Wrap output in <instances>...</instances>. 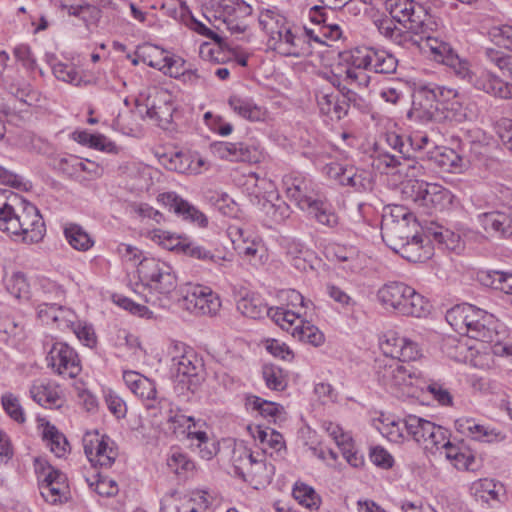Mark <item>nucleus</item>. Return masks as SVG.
Masks as SVG:
<instances>
[{"mask_svg":"<svg viewBox=\"0 0 512 512\" xmlns=\"http://www.w3.org/2000/svg\"><path fill=\"white\" fill-rule=\"evenodd\" d=\"M135 266L133 279L130 278L133 294L150 302L151 291L169 296L178 284L174 268L160 259L145 257L142 251L130 246V267Z\"/></svg>","mask_w":512,"mask_h":512,"instance_id":"f257e3e1","label":"nucleus"},{"mask_svg":"<svg viewBox=\"0 0 512 512\" xmlns=\"http://www.w3.org/2000/svg\"><path fill=\"white\" fill-rule=\"evenodd\" d=\"M258 21L269 36L268 46L278 54L285 57H304L311 53L306 37L275 9L262 10Z\"/></svg>","mask_w":512,"mask_h":512,"instance_id":"f03ea898","label":"nucleus"},{"mask_svg":"<svg viewBox=\"0 0 512 512\" xmlns=\"http://www.w3.org/2000/svg\"><path fill=\"white\" fill-rule=\"evenodd\" d=\"M377 300L387 311L421 318L429 313V301L413 287L401 281H389L377 291Z\"/></svg>","mask_w":512,"mask_h":512,"instance_id":"7ed1b4c3","label":"nucleus"},{"mask_svg":"<svg viewBox=\"0 0 512 512\" xmlns=\"http://www.w3.org/2000/svg\"><path fill=\"white\" fill-rule=\"evenodd\" d=\"M160 409L164 410L167 422L170 424L169 429L177 436L186 435L191 440V446L198 450L201 458L209 460L215 455V445L211 441L206 432L194 430L197 423L191 416H186L181 411L172 407V404L162 399L159 401Z\"/></svg>","mask_w":512,"mask_h":512,"instance_id":"20e7f679","label":"nucleus"},{"mask_svg":"<svg viewBox=\"0 0 512 512\" xmlns=\"http://www.w3.org/2000/svg\"><path fill=\"white\" fill-rule=\"evenodd\" d=\"M386 8L393 20L414 34L424 33L431 19L428 9L415 0H388Z\"/></svg>","mask_w":512,"mask_h":512,"instance_id":"39448f33","label":"nucleus"},{"mask_svg":"<svg viewBox=\"0 0 512 512\" xmlns=\"http://www.w3.org/2000/svg\"><path fill=\"white\" fill-rule=\"evenodd\" d=\"M433 88V83L414 85L411 108L406 113L408 119L420 125L437 121L440 112Z\"/></svg>","mask_w":512,"mask_h":512,"instance_id":"423d86ee","label":"nucleus"},{"mask_svg":"<svg viewBox=\"0 0 512 512\" xmlns=\"http://www.w3.org/2000/svg\"><path fill=\"white\" fill-rule=\"evenodd\" d=\"M405 431L424 450L434 453L439 444L445 443L446 428L416 415H407L403 419Z\"/></svg>","mask_w":512,"mask_h":512,"instance_id":"0eeeda50","label":"nucleus"},{"mask_svg":"<svg viewBox=\"0 0 512 512\" xmlns=\"http://www.w3.org/2000/svg\"><path fill=\"white\" fill-rule=\"evenodd\" d=\"M464 334L469 338L485 342H494L500 323L493 314L466 303Z\"/></svg>","mask_w":512,"mask_h":512,"instance_id":"6e6552de","label":"nucleus"},{"mask_svg":"<svg viewBox=\"0 0 512 512\" xmlns=\"http://www.w3.org/2000/svg\"><path fill=\"white\" fill-rule=\"evenodd\" d=\"M36 471L40 494L46 502L56 505L68 501L70 490L64 473L47 463L40 464Z\"/></svg>","mask_w":512,"mask_h":512,"instance_id":"1a4fd4ad","label":"nucleus"},{"mask_svg":"<svg viewBox=\"0 0 512 512\" xmlns=\"http://www.w3.org/2000/svg\"><path fill=\"white\" fill-rule=\"evenodd\" d=\"M182 306L197 315H214L221 303L211 288L199 284H186L180 289Z\"/></svg>","mask_w":512,"mask_h":512,"instance_id":"9d476101","label":"nucleus"},{"mask_svg":"<svg viewBox=\"0 0 512 512\" xmlns=\"http://www.w3.org/2000/svg\"><path fill=\"white\" fill-rule=\"evenodd\" d=\"M352 64L378 74H393L396 72L398 60L385 49L363 47L352 52Z\"/></svg>","mask_w":512,"mask_h":512,"instance_id":"9b49d317","label":"nucleus"},{"mask_svg":"<svg viewBox=\"0 0 512 512\" xmlns=\"http://www.w3.org/2000/svg\"><path fill=\"white\" fill-rule=\"evenodd\" d=\"M18 225L12 237L21 238L24 243H38L45 235L46 228L38 208L23 199V205L18 212Z\"/></svg>","mask_w":512,"mask_h":512,"instance_id":"f8f14e48","label":"nucleus"},{"mask_svg":"<svg viewBox=\"0 0 512 512\" xmlns=\"http://www.w3.org/2000/svg\"><path fill=\"white\" fill-rule=\"evenodd\" d=\"M171 373L191 391H195L204 380L202 360L192 350L172 358Z\"/></svg>","mask_w":512,"mask_h":512,"instance_id":"ddd939ff","label":"nucleus"},{"mask_svg":"<svg viewBox=\"0 0 512 512\" xmlns=\"http://www.w3.org/2000/svg\"><path fill=\"white\" fill-rule=\"evenodd\" d=\"M283 185L287 197L294 201L301 210L320 198L319 186L309 177L302 174L286 175Z\"/></svg>","mask_w":512,"mask_h":512,"instance_id":"4468645a","label":"nucleus"},{"mask_svg":"<svg viewBox=\"0 0 512 512\" xmlns=\"http://www.w3.org/2000/svg\"><path fill=\"white\" fill-rule=\"evenodd\" d=\"M164 240L167 243L163 242V244L169 249H177L179 252H182L184 255L202 261L204 263L213 264L222 271L226 268L227 259L223 256L214 254L211 250L207 249L203 245L191 241L187 238L174 237L170 235L168 232H162Z\"/></svg>","mask_w":512,"mask_h":512,"instance_id":"2eb2a0df","label":"nucleus"},{"mask_svg":"<svg viewBox=\"0 0 512 512\" xmlns=\"http://www.w3.org/2000/svg\"><path fill=\"white\" fill-rule=\"evenodd\" d=\"M113 445L114 442L108 436L100 435L97 431L86 433L83 437L85 455L94 467H111L117 456Z\"/></svg>","mask_w":512,"mask_h":512,"instance_id":"dca6fc26","label":"nucleus"},{"mask_svg":"<svg viewBox=\"0 0 512 512\" xmlns=\"http://www.w3.org/2000/svg\"><path fill=\"white\" fill-rule=\"evenodd\" d=\"M477 222L492 238L506 239L512 236V208L483 212L477 215Z\"/></svg>","mask_w":512,"mask_h":512,"instance_id":"f3484780","label":"nucleus"},{"mask_svg":"<svg viewBox=\"0 0 512 512\" xmlns=\"http://www.w3.org/2000/svg\"><path fill=\"white\" fill-rule=\"evenodd\" d=\"M157 201L185 221H189L201 228L208 225L206 215L176 192L161 193L157 196Z\"/></svg>","mask_w":512,"mask_h":512,"instance_id":"a211bd4d","label":"nucleus"},{"mask_svg":"<svg viewBox=\"0 0 512 512\" xmlns=\"http://www.w3.org/2000/svg\"><path fill=\"white\" fill-rule=\"evenodd\" d=\"M160 162L166 169L178 173L200 174L203 170L208 169V163L197 152L165 153L160 157Z\"/></svg>","mask_w":512,"mask_h":512,"instance_id":"6ab92c4d","label":"nucleus"},{"mask_svg":"<svg viewBox=\"0 0 512 512\" xmlns=\"http://www.w3.org/2000/svg\"><path fill=\"white\" fill-rule=\"evenodd\" d=\"M476 90L501 99L512 98V83L505 82L486 68H476L469 83Z\"/></svg>","mask_w":512,"mask_h":512,"instance_id":"aec40b11","label":"nucleus"},{"mask_svg":"<svg viewBox=\"0 0 512 512\" xmlns=\"http://www.w3.org/2000/svg\"><path fill=\"white\" fill-rule=\"evenodd\" d=\"M47 359L50 361V365L60 375L75 378L81 372L78 354L66 343H55L52 346Z\"/></svg>","mask_w":512,"mask_h":512,"instance_id":"412c9836","label":"nucleus"},{"mask_svg":"<svg viewBox=\"0 0 512 512\" xmlns=\"http://www.w3.org/2000/svg\"><path fill=\"white\" fill-rule=\"evenodd\" d=\"M421 377V371L410 364L392 359L379 371V378L384 385L390 387L412 386Z\"/></svg>","mask_w":512,"mask_h":512,"instance_id":"4be33fe9","label":"nucleus"},{"mask_svg":"<svg viewBox=\"0 0 512 512\" xmlns=\"http://www.w3.org/2000/svg\"><path fill=\"white\" fill-rule=\"evenodd\" d=\"M381 347L386 355L403 363L415 361L421 357V350L416 342L394 332L385 335Z\"/></svg>","mask_w":512,"mask_h":512,"instance_id":"5701e85b","label":"nucleus"},{"mask_svg":"<svg viewBox=\"0 0 512 512\" xmlns=\"http://www.w3.org/2000/svg\"><path fill=\"white\" fill-rule=\"evenodd\" d=\"M387 218L385 221H381V235L383 241L391 249L401 245L405 241H408L417 234L418 223L416 219L408 221L394 222Z\"/></svg>","mask_w":512,"mask_h":512,"instance_id":"b1692460","label":"nucleus"},{"mask_svg":"<svg viewBox=\"0 0 512 512\" xmlns=\"http://www.w3.org/2000/svg\"><path fill=\"white\" fill-rule=\"evenodd\" d=\"M212 147L219 157L230 161L256 163L259 161L261 156L257 147L242 141H217L212 144Z\"/></svg>","mask_w":512,"mask_h":512,"instance_id":"393cba45","label":"nucleus"},{"mask_svg":"<svg viewBox=\"0 0 512 512\" xmlns=\"http://www.w3.org/2000/svg\"><path fill=\"white\" fill-rule=\"evenodd\" d=\"M212 502L207 491L195 490L161 507V512H205Z\"/></svg>","mask_w":512,"mask_h":512,"instance_id":"a878e982","label":"nucleus"},{"mask_svg":"<svg viewBox=\"0 0 512 512\" xmlns=\"http://www.w3.org/2000/svg\"><path fill=\"white\" fill-rule=\"evenodd\" d=\"M392 250L412 263L425 262L432 255L431 247L428 244L424 245L423 238L419 235L413 236L412 239L405 241Z\"/></svg>","mask_w":512,"mask_h":512,"instance_id":"bb28decb","label":"nucleus"},{"mask_svg":"<svg viewBox=\"0 0 512 512\" xmlns=\"http://www.w3.org/2000/svg\"><path fill=\"white\" fill-rule=\"evenodd\" d=\"M436 183H427L422 180H410L406 183L403 192L420 207L431 209L432 193L435 191Z\"/></svg>","mask_w":512,"mask_h":512,"instance_id":"cd10ccee","label":"nucleus"},{"mask_svg":"<svg viewBox=\"0 0 512 512\" xmlns=\"http://www.w3.org/2000/svg\"><path fill=\"white\" fill-rule=\"evenodd\" d=\"M435 164L448 173H462L466 169V163L461 155L451 148H440L430 157Z\"/></svg>","mask_w":512,"mask_h":512,"instance_id":"c85d7f7f","label":"nucleus"},{"mask_svg":"<svg viewBox=\"0 0 512 512\" xmlns=\"http://www.w3.org/2000/svg\"><path fill=\"white\" fill-rule=\"evenodd\" d=\"M304 211L315 219L319 224L330 229L336 228L339 224V217L333 207L321 197L310 204Z\"/></svg>","mask_w":512,"mask_h":512,"instance_id":"c756f323","label":"nucleus"},{"mask_svg":"<svg viewBox=\"0 0 512 512\" xmlns=\"http://www.w3.org/2000/svg\"><path fill=\"white\" fill-rule=\"evenodd\" d=\"M477 279L483 286L512 296V273L496 270L480 271Z\"/></svg>","mask_w":512,"mask_h":512,"instance_id":"7c9ffc66","label":"nucleus"},{"mask_svg":"<svg viewBox=\"0 0 512 512\" xmlns=\"http://www.w3.org/2000/svg\"><path fill=\"white\" fill-rule=\"evenodd\" d=\"M228 103L234 112L245 119L250 121H261L265 119L266 110L256 105L249 98L233 95L229 98Z\"/></svg>","mask_w":512,"mask_h":512,"instance_id":"2f4dec72","label":"nucleus"},{"mask_svg":"<svg viewBox=\"0 0 512 512\" xmlns=\"http://www.w3.org/2000/svg\"><path fill=\"white\" fill-rule=\"evenodd\" d=\"M261 202V209L264 212L268 221L272 224H280L290 217V206L275 195V201L267 199L263 196Z\"/></svg>","mask_w":512,"mask_h":512,"instance_id":"473e14b6","label":"nucleus"},{"mask_svg":"<svg viewBox=\"0 0 512 512\" xmlns=\"http://www.w3.org/2000/svg\"><path fill=\"white\" fill-rule=\"evenodd\" d=\"M153 173L156 171L152 167L142 163H133V166L130 167V178L133 180L130 191L149 192L154 184Z\"/></svg>","mask_w":512,"mask_h":512,"instance_id":"72a5a7b5","label":"nucleus"},{"mask_svg":"<svg viewBox=\"0 0 512 512\" xmlns=\"http://www.w3.org/2000/svg\"><path fill=\"white\" fill-rule=\"evenodd\" d=\"M168 468L176 475L187 478L195 469L194 462L179 447H172L167 457Z\"/></svg>","mask_w":512,"mask_h":512,"instance_id":"f704fd0d","label":"nucleus"},{"mask_svg":"<svg viewBox=\"0 0 512 512\" xmlns=\"http://www.w3.org/2000/svg\"><path fill=\"white\" fill-rule=\"evenodd\" d=\"M245 405L248 409L258 411L262 417L273 422H276V419L283 412V407L280 404L265 400L256 395L246 396Z\"/></svg>","mask_w":512,"mask_h":512,"instance_id":"c9c22d12","label":"nucleus"},{"mask_svg":"<svg viewBox=\"0 0 512 512\" xmlns=\"http://www.w3.org/2000/svg\"><path fill=\"white\" fill-rule=\"evenodd\" d=\"M60 8L69 15L79 17L88 26L96 23L101 17V10L91 4L75 3L69 4L66 1L61 2Z\"/></svg>","mask_w":512,"mask_h":512,"instance_id":"e433bc0d","label":"nucleus"},{"mask_svg":"<svg viewBox=\"0 0 512 512\" xmlns=\"http://www.w3.org/2000/svg\"><path fill=\"white\" fill-rule=\"evenodd\" d=\"M248 429L252 437L256 441H259V443L263 446L262 449L264 452H267V448H271L274 451L279 452L282 448L285 447V442L282 434L275 430L268 432L261 426H249Z\"/></svg>","mask_w":512,"mask_h":512,"instance_id":"4c0bfd02","label":"nucleus"},{"mask_svg":"<svg viewBox=\"0 0 512 512\" xmlns=\"http://www.w3.org/2000/svg\"><path fill=\"white\" fill-rule=\"evenodd\" d=\"M130 391L141 400H153L156 387L146 376L130 370Z\"/></svg>","mask_w":512,"mask_h":512,"instance_id":"58836bf2","label":"nucleus"},{"mask_svg":"<svg viewBox=\"0 0 512 512\" xmlns=\"http://www.w3.org/2000/svg\"><path fill=\"white\" fill-rule=\"evenodd\" d=\"M292 336L299 341L318 347L324 343V334L308 321H300V324L293 328Z\"/></svg>","mask_w":512,"mask_h":512,"instance_id":"ea45409f","label":"nucleus"},{"mask_svg":"<svg viewBox=\"0 0 512 512\" xmlns=\"http://www.w3.org/2000/svg\"><path fill=\"white\" fill-rule=\"evenodd\" d=\"M72 138L79 144L101 150V151H112L114 145L107 140V138L101 134H92L87 130H74Z\"/></svg>","mask_w":512,"mask_h":512,"instance_id":"a19ab883","label":"nucleus"},{"mask_svg":"<svg viewBox=\"0 0 512 512\" xmlns=\"http://www.w3.org/2000/svg\"><path fill=\"white\" fill-rule=\"evenodd\" d=\"M292 494L299 504L311 511L317 510L320 507L321 497L311 486L305 483H295Z\"/></svg>","mask_w":512,"mask_h":512,"instance_id":"79ce46f5","label":"nucleus"},{"mask_svg":"<svg viewBox=\"0 0 512 512\" xmlns=\"http://www.w3.org/2000/svg\"><path fill=\"white\" fill-rule=\"evenodd\" d=\"M159 108L156 107L155 97L140 94L135 99V109L132 113L140 118H149L155 120L157 125H161L162 118L159 115Z\"/></svg>","mask_w":512,"mask_h":512,"instance_id":"37998d69","label":"nucleus"},{"mask_svg":"<svg viewBox=\"0 0 512 512\" xmlns=\"http://www.w3.org/2000/svg\"><path fill=\"white\" fill-rule=\"evenodd\" d=\"M130 208H132L136 220L147 224L152 229L164 221L163 214L147 203H134L130 205Z\"/></svg>","mask_w":512,"mask_h":512,"instance_id":"c03bdc74","label":"nucleus"},{"mask_svg":"<svg viewBox=\"0 0 512 512\" xmlns=\"http://www.w3.org/2000/svg\"><path fill=\"white\" fill-rule=\"evenodd\" d=\"M30 394L35 402L44 407L57 405L59 400L57 391L44 382H35L30 388Z\"/></svg>","mask_w":512,"mask_h":512,"instance_id":"a18cd8bd","label":"nucleus"},{"mask_svg":"<svg viewBox=\"0 0 512 512\" xmlns=\"http://www.w3.org/2000/svg\"><path fill=\"white\" fill-rule=\"evenodd\" d=\"M43 438L47 440L50 450L57 456L63 457L69 449V443L61 432L53 425L47 424L43 431Z\"/></svg>","mask_w":512,"mask_h":512,"instance_id":"49530a36","label":"nucleus"},{"mask_svg":"<svg viewBox=\"0 0 512 512\" xmlns=\"http://www.w3.org/2000/svg\"><path fill=\"white\" fill-rule=\"evenodd\" d=\"M503 490V485L496 483L493 479H479L472 483L471 491L475 497L488 501L497 500L499 493Z\"/></svg>","mask_w":512,"mask_h":512,"instance_id":"de8ad7c7","label":"nucleus"},{"mask_svg":"<svg viewBox=\"0 0 512 512\" xmlns=\"http://www.w3.org/2000/svg\"><path fill=\"white\" fill-rule=\"evenodd\" d=\"M64 234L68 243L76 250L86 251L94 244L89 234L79 225L72 224L66 227Z\"/></svg>","mask_w":512,"mask_h":512,"instance_id":"09e8293b","label":"nucleus"},{"mask_svg":"<svg viewBox=\"0 0 512 512\" xmlns=\"http://www.w3.org/2000/svg\"><path fill=\"white\" fill-rule=\"evenodd\" d=\"M312 155L315 165H323V173L329 178L334 179L340 183V180H342V176L344 175L348 166H343L342 164L336 162L326 163L325 160L326 158H330V155L320 150H315L312 152Z\"/></svg>","mask_w":512,"mask_h":512,"instance_id":"8fccbe9b","label":"nucleus"},{"mask_svg":"<svg viewBox=\"0 0 512 512\" xmlns=\"http://www.w3.org/2000/svg\"><path fill=\"white\" fill-rule=\"evenodd\" d=\"M262 377L267 388L271 390L283 391L287 386V380L283 370L274 364L263 365Z\"/></svg>","mask_w":512,"mask_h":512,"instance_id":"3c124183","label":"nucleus"},{"mask_svg":"<svg viewBox=\"0 0 512 512\" xmlns=\"http://www.w3.org/2000/svg\"><path fill=\"white\" fill-rule=\"evenodd\" d=\"M484 56L489 63L495 65L501 71L504 77L512 80V55L494 48H485Z\"/></svg>","mask_w":512,"mask_h":512,"instance_id":"603ef678","label":"nucleus"},{"mask_svg":"<svg viewBox=\"0 0 512 512\" xmlns=\"http://www.w3.org/2000/svg\"><path fill=\"white\" fill-rule=\"evenodd\" d=\"M435 23L430 19L428 20V25L424 29V33H418L421 40H426L427 45L430 48L431 52L437 57H441V60L444 59L447 55H449L453 50L450 45L446 42L439 41L437 38L431 36V32L433 31L432 26Z\"/></svg>","mask_w":512,"mask_h":512,"instance_id":"864d4df0","label":"nucleus"},{"mask_svg":"<svg viewBox=\"0 0 512 512\" xmlns=\"http://www.w3.org/2000/svg\"><path fill=\"white\" fill-rule=\"evenodd\" d=\"M7 291L17 299L27 300L30 297V286L25 275L21 272L13 273L6 280Z\"/></svg>","mask_w":512,"mask_h":512,"instance_id":"5fc2aeb1","label":"nucleus"},{"mask_svg":"<svg viewBox=\"0 0 512 512\" xmlns=\"http://www.w3.org/2000/svg\"><path fill=\"white\" fill-rule=\"evenodd\" d=\"M5 88L18 100L26 102L30 94V84L20 76L7 73L3 78Z\"/></svg>","mask_w":512,"mask_h":512,"instance_id":"6e6d98bb","label":"nucleus"},{"mask_svg":"<svg viewBox=\"0 0 512 512\" xmlns=\"http://www.w3.org/2000/svg\"><path fill=\"white\" fill-rule=\"evenodd\" d=\"M455 427L461 434L471 436L478 441H484L491 435L485 426L475 423L473 419H458L455 422Z\"/></svg>","mask_w":512,"mask_h":512,"instance_id":"4d7b16f0","label":"nucleus"},{"mask_svg":"<svg viewBox=\"0 0 512 512\" xmlns=\"http://www.w3.org/2000/svg\"><path fill=\"white\" fill-rule=\"evenodd\" d=\"M149 62V66L164 71L165 74H169L171 77H178L180 72L183 70L185 61L181 58H175L172 56H162L159 59H146Z\"/></svg>","mask_w":512,"mask_h":512,"instance_id":"13d9d810","label":"nucleus"},{"mask_svg":"<svg viewBox=\"0 0 512 512\" xmlns=\"http://www.w3.org/2000/svg\"><path fill=\"white\" fill-rule=\"evenodd\" d=\"M86 481L89 487L100 496L111 497L118 492L117 483L108 477L102 476L100 473H96L91 478H87Z\"/></svg>","mask_w":512,"mask_h":512,"instance_id":"bf43d9fd","label":"nucleus"},{"mask_svg":"<svg viewBox=\"0 0 512 512\" xmlns=\"http://www.w3.org/2000/svg\"><path fill=\"white\" fill-rule=\"evenodd\" d=\"M237 310L245 317L257 319L266 312V306L259 298L245 296L238 300Z\"/></svg>","mask_w":512,"mask_h":512,"instance_id":"052dcab7","label":"nucleus"},{"mask_svg":"<svg viewBox=\"0 0 512 512\" xmlns=\"http://www.w3.org/2000/svg\"><path fill=\"white\" fill-rule=\"evenodd\" d=\"M382 427H379L381 434L391 442L399 443L405 438L404 436V424L403 421H396L389 417L381 420Z\"/></svg>","mask_w":512,"mask_h":512,"instance_id":"680f3d73","label":"nucleus"},{"mask_svg":"<svg viewBox=\"0 0 512 512\" xmlns=\"http://www.w3.org/2000/svg\"><path fill=\"white\" fill-rule=\"evenodd\" d=\"M442 62L449 65L457 77L465 80L467 83H470L474 74V70L470 69V65L467 61L461 60L458 55L452 51L449 55L442 59Z\"/></svg>","mask_w":512,"mask_h":512,"instance_id":"e2e57ef3","label":"nucleus"},{"mask_svg":"<svg viewBox=\"0 0 512 512\" xmlns=\"http://www.w3.org/2000/svg\"><path fill=\"white\" fill-rule=\"evenodd\" d=\"M350 63H352V56L350 57ZM366 69L351 64L344 71V76L341 80L352 87H366L369 83V76L366 73Z\"/></svg>","mask_w":512,"mask_h":512,"instance_id":"0e129e2a","label":"nucleus"},{"mask_svg":"<svg viewBox=\"0 0 512 512\" xmlns=\"http://www.w3.org/2000/svg\"><path fill=\"white\" fill-rule=\"evenodd\" d=\"M340 184L343 186H350L356 191H365L368 189L369 180L363 176V173H358L357 169L353 166H348Z\"/></svg>","mask_w":512,"mask_h":512,"instance_id":"69168bd1","label":"nucleus"},{"mask_svg":"<svg viewBox=\"0 0 512 512\" xmlns=\"http://www.w3.org/2000/svg\"><path fill=\"white\" fill-rule=\"evenodd\" d=\"M1 404L5 412L18 423L25 422V414L19 400L12 393H5L1 397Z\"/></svg>","mask_w":512,"mask_h":512,"instance_id":"338daca9","label":"nucleus"},{"mask_svg":"<svg viewBox=\"0 0 512 512\" xmlns=\"http://www.w3.org/2000/svg\"><path fill=\"white\" fill-rule=\"evenodd\" d=\"M492 42L507 50H512V25L494 26L489 31Z\"/></svg>","mask_w":512,"mask_h":512,"instance_id":"774afa93","label":"nucleus"}]
</instances>
